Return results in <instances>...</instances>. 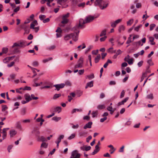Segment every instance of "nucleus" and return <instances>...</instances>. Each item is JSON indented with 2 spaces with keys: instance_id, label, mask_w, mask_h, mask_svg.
I'll return each mask as SVG.
<instances>
[{
  "instance_id": "3c124183",
  "label": "nucleus",
  "mask_w": 158,
  "mask_h": 158,
  "mask_svg": "<svg viewBox=\"0 0 158 158\" xmlns=\"http://www.w3.org/2000/svg\"><path fill=\"white\" fill-rule=\"evenodd\" d=\"M26 112V110L25 108H23L21 111V114L23 115H24Z\"/></svg>"
},
{
  "instance_id": "680f3d73",
  "label": "nucleus",
  "mask_w": 158,
  "mask_h": 158,
  "mask_svg": "<svg viewBox=\"0 0 158 158\" xmlns=\"http://www.w3.org/2000/svg\"><path fill=\"white\" fill-rule=\"evenodd\" d=\"M133 59L132 58H131V59H129V60L127 61V62H128V64H133Z\"/></svg>"
},
{
  "instance_id": "0eeeda50",
  "label": "nucleus",
  "mask_w": 158,
  "mask_h": 158,
  "mask_svg": "<svg viewBox=\"0 0 158 158\" xmlns=\"http://www.w3.org/2000/svg\"><path fill=\"white\" fill-rule=\"evenodd\" d=\"M122 21V19H118L115 21L111 22L110 24L111 27H115L116 26L117 24L121 22Z\"/></svg>"
},
{
  "instance_id": "dca6fc26",
  "label": "nucleus",
  "mask_w": 158,
  "mask_h": 158,
  "mask_svg": "<svg viewBox=\"0 0 158 158\" xmlns=\"http://www.w3.org/2000/svg\"><path fill=\"white\" fill-rule=\"evenodd\" d=\"M64 136L63 135H61L57 139V140L56 141V143H59L61 141V139L64 138Z\"/></svg>"
},
{
  "instance_id": "052dcab7",
  "label": "nucleus",
  "mask_w": 158,
  "mask_h": 158,
  "mask_svg": "<svg viewBox=\"0 0 158 158\" xmlns=\"http://www.w3.org/2000/svg\"><path fill=\"white\" fill-rule=\"evenodd\" d=\"M15 62L14 61L11 62L10 64H8L7 66L8 67H12L15 64Z\"/></svg>"
},
{
  "instance_id": "8fccbe9b",
  "label": "nucleus",
  "mask_w": 158,
  "mask_h": 158,
  "mask_svg": "<svg viewBox=\"0 0 158 158\" xmlns=\"http://www.w3.org/2000/svg\"><path fill=\"white\" fill-rule=\"evenodd\" d=\"M85 5V2H82L80 3H79L77 5V6L79 7H84Z\"/></svg>"
},
{
  "instance_id": "412c9836",
  "label": "nucleus",
  "mask_w": 158,
  "mask_h": 158,
  "mask_svg": "<svg viewBox=\"0 0 158 158\" xmlns=\"http://www.w3.org/2000/svg\"><path fill=\"white\" fill-rule=\"evenodd\" d=\"M67 0H57V3L58 4L62 5L66 2Z\"/></svg>"
},
{
  "instance_id": "1a4fd4ad",
  "label": "nucleus",
  "mask_w": 158,
  "mask_h": 158,
  "mask_svg": "<svg viewBox=\"0 0 158 158\" xmlns=\"http://www.w3.org/2000/svg\"><path fill=\"white\" fill-rule=\"evenodd\" d=\"M92 124L93 123L92 122H89L83 127V128L84 129H86L87 128H91Z\"/></svg>"
},
{
  "instance_id": "a211bd4d",
  "label": "nucleus",
  "mask_w": 158,
  "mask_h": 158,
  "mask_svg": "<svg viewBox=\"0 0 158 158\" xmlns=\"http://www.w3.org/2000/svg\"><path fill=\"white\" fill-rule=\"evenodd\" d=\"M10 137H13L17 133V131L14 130H12L10 132Z\"/></svg>"
},
{
  "instance_id": "5fc2aeb1",
  "label": "nucleus",
  "mask_w": 158,
  "mask_h": 158,
  "mask_svg": "<svg viewBox=\"0 0 158 158\" xmlns=\"http://www.w3.org/2000/svg\"><path fill=\"white\" fill-rule=\"evenodd\" d=\"M52 57H50L47 59H45L43 60V61L44 63H45L49 60H52Z\"/></svg>"
},
{
  "instance_id": "58836bf2",
  "label": "nucleus",
  "mask_w": 158,
  "mask_h": 158,
  "mask_svg": "<svg viewBox=\"0 0 158 158\" xmlns=\"http://www.w3.org/2000/svg\"><path fill=\"white\" fill-rule=\"evenodd\" d=\"M32 65L34 67H36L39 65V63L37 61H33L32 63Z\"/></svg>"
},
{
  "instance_id": "cd10ccee",
  "label": "nucleus",
  "mask_w": 158,
  "mask_h": 158,
  "mask_svg": "<svg viewBox=\"0 0 158 158\" xmlns=\"http://www.w3.org/2000/svg\"><path fill=\"white\" fill-rule=\"evenodd\" d=\"M8 49L6 48H2V52L1 53L2 54H6L8 52Z\"/></svg>"
},
{
  "instance_id": "9d476101",
  "label": "nucleus",
  "mask_w": 158,
  "mask_h": 158,
  "mask_svg": "<svg viewBox=\"0 0 158 158\" xmlns=\"http://www.w3.org/2000/svg\"><path fill=\"white\" fill-rule=\"evenodd\" d=\"M19 42L20 48H23L26 46V42L24 41H21Z\"/></svg>"
},
{
  "instance_id": "6ab92c4d",
  "label": "nucleus",
  "mask_w": 158,
  "mask_h": 158,
  "mask_svg": "<svg viewBox=\"0 0 158 158\" xmlns=\"http://www.w3.org/2000/svg\"><path fill=\"white\" fill-rule=\"evenodd\" d=\"M87 134V132L85 131H82L79 133V135L80 137L85 136Z\"/></svg>"
},
{
  "instance_id": "4be33fe9",
  "label": "nucleus",
  "mask_w": 158,
  "mask_h": 158,
  "mask_svg": "<svg viewBox=\"0 0 158 158\" xmlns=\"http://www.w3.org/2000/svg\"><path fill=\"white\" fill-rule=\"evenodd\" d=\"M108 147L109 148H111V149L110 150V151H111V150H113V151L110 152L111 154H112L115 151V149L113 147V146L112 145H111V144L108 145Z\"/></svg>"
},
{
  "instance_id": "bb28decb",
  "label": "nucleus",
  "mask_w": 158,
  "mask_h": 158,
  "mask_svg": "<svg viewBox=\"0 0 158 158\" xmlns=\"http://www.w3.org/2000/svg\"><path fill=\"white\" fill-rule=\"evenodd\" d=\"M113 47H111L108 50L107 52H110L111 53H115L116 52V50H113Z\"/></svg>"
},
{
  "instance_id": "c9c22d12",
  "label": "nucleus",
  "mask_w": 158,
  "mask_h": 158,
  "mask_svg": "<svg viewBox=\"0 0 158 158\" xmlns=\"http://www.w3.org/2000/svg\"><path fill=\"white\" fill-rule=\"evenodd\" d=\"M86 78H88L89 80L93 79L94 78V75L93 74H91L90 75H87L86 76Z\"/></svg>"
},
{
  "instance_id": "7c9ffc66",
  "label": "nucleus",
  "mask_w": 158,
  "mask_h": 158,
  "mask_svg": "<svg viewBox=\"0 0 158 158\" xmlns=\"http://www.w3.org/2000/svg\"><path fill=\"white\" fill-rule=\"evenodd\" d=\"M93 48V46L92 45H89L88 47L86 49L85 51V53H86L89 52L90 50L92 49Z\"/></svg>"
},
{
  "instance_id": "f704fd0d",
  "label": "nucleus",
  "mask_w": 158,
  "mask_h": 158,
  "mask_svg": "<svg viewBox=\"0 0 158 158\" xmlns=\"http://www.w3.org/2000/svg\"><path fill=\"white\" fill-rule=\"evenodd\" d=\"M65 85L67 86H71V83L69 80H66L64 82Z\"/></svg>"
},
{
  "instance_id": "20e7f679",
  "label": "nucleus",
  "mask_w": 158,
  "mask_h": 158,
  "mask_svg": "<svg viewBox=\"0 0 158 158\" xmlns=\"http://www.w3.org/2000/svg\"><path fill=\"white\" fill-rule=\"evenodd\" d=\"M80 156L81 154L77 150H75L72 152L70 158H80Z\"/></svg>"
},
{
  "instance_id": "13d9d810",
  "label": "nucleus",
  "mask_w": 158,
  "mask_h": 158,
  "mask_svg": "<svg viewBox=\"0 0 158 158\" xmlns=\"http://www.w3.org/2000/svg\"><path fill=\"white\" fill-rule=\"evenodd\" d=\"M9 129V128H3L2 130V134H6V131Z\"/></svg>"
},
{
  "instance_id": "aec40b11",
  "label": "nucleus",
  "mask_w": 158,
  "mask_h": 158,
  "mask_svg": "<svg viewBox=\"0 0 158 158\" xmlns=\"http://www.w3.org/2000/svg\"><path fill=\"white\" fill-rule=\"evenodd\" d=\"M15 126L17 128L20 130L22 129V127L21 126L20 123L19 122H17L15 124Z\"/></svg>"
},
{
  "instance_id": "c03bdc74",
  "label": "nucleus",
  "mask_w": 158,
  "mask_h": 158,
  "mask_svg": "<svg viewBox=\"0 0 158 158\" xmlns=\"http://www.w3.org/2000/svg\"><path fill=\"white\" fill-rule=\"evenodd\" d=\"M10 60L9 57H6L3 60V62L4 63H7Z\"/></svg>"
},
{
  "instance_id": "a19ab883",
  "label": "nucleus",
  "mask_w": 158,
  "mask_h": 158,
  "mask_svg": "<svg viewBox=\"0 0 158 158\" xmlns=\"http://www.w3.org/2000/svg\"><path fill=\"white\" fill-rule=\"evenodd\" d=\"M98 110H96L95 111H93L92 113V117L93 118H94L98 114Z\"/></svg>"
},
{
  "instance_id": "864d4df0",
  "label": "nucleus",
  "mask_w": 158,
  "mask_h": 158,
  "mask_svg": "<svg viewBox=\"0 0 158 158\" xmlns=\"http://www.w3.org/2000/svg\"><path fill=\"white\" fill-rule=\"evenodd\" d=\"M125 94V91L124 90H122L121 93V94H120V98H123V97L124 96Z\"/></svg>"
},
{
  "instance_id": "774afa93",
  "label": "nucleus",
  "mask_w": 158,
  "mask_h": 158,
  "mask_svg": "<svg viewBox=\"0 0 158 158\" xmlns=\"http://www.w3.org/2000/svg\"><path fill=\"white\" fill-rule=\"evenodd\" d=\"M92 138V137L91 135H89L88 137L86 139V141L87 143H89V140L91 139Z\"/></svg>"
},
{
  "instance_id": "c85d7f7f",
  "label": "nucleus",
  "mask_w": 158,
  "mask_h": 158,
  "mask_svg": "<svg viewBox=\"0 0 158 158\" xmlns=\"http://www.w3.org/2000/svg\"><path fill=\"white\" fill-rule=\"evenodd\" d=\"M112 63V61L110 60H108L104 64V66H103V67L104 68H106L107 66H108V64L109 63H110V64H111Z\"/></svg>"
},
{
  "instance_id": "e2e57ef3",
  "label": "nucleus",
  "mask_w": 158,
  "mask_h": 158,
  "mask_svg": "<svg viewBox=\"0 0 158 158\" xmlns=\"http://www.w3.org/2000/svg\"><path fill=\"white\" fill-rule=\"evenodd\" d=\"M31 89V88L29 86H25L23 88V90H30Z\"/></svg>"
},
{
  "instance_id": "09e8293b",
  "label": "nucleus",
  "mask_w": 158,
  "mask_h": 158,
  "mask_svg": "<svg viewBox=\"0 0 158 158\" xmlns=\"http://www.w3.org/2000/svg\"><path fill=\"white\" fill-rule=\"evenodd\" d=\"M56 48L55 46L54 45H52L48 47H47V49L49 50H52Z\"/></svg>"
},
{
  "instance_id": "ddd939ff",
  "label": "nucleus",
  "mask_w": 158,
  "mask_h": 158,
  "mask_svg": "<svg viewBox=\"0 0 158 158\" xmlns=\"http://www.w3.org/2000/svg\"><path fill=\"white\" fill-rule=\"evenodd\" d=\"M125 27L123 25H120L118 28V31L120 33L123 31L125 30Z\"/></svg>"
},
{
  "instance_id": "0e129e2a",
  "label": "nucleus",
  "mask_w": 158,
  "mask_h": 158,
  "mask_svg": "<svg viewBox=\"0 0 158 158\" xmlns=\"http://www.w3.org/2000/svg\"><path fill=\"white\" fill-rule=\"evenodd\" d=\"M31 98H32V99L37 100V99H38V97H35V95L33 94H32L31 95Z\"/></svg>"
},
{
  "instance_id": "39448f33",
  "label": "nucleus",
  "mask_w": 158,
  "mask_h": 158,
  "mask_svg": "<svg viewBox=\"0 0 158 158\" xmlns=\"http://www.w3.org/2000/svg\"><path fill=\"white\" fill-rule=\"evenodd\" d=\"M83 58L81 57L79 59L77 64L75 65V68H82L83 67Z\"/></svg>"
},
{
  "instance_id": "f8f14e48",
  "label": "nucleus",
  "mask_w": 158,
  "mask_h": 158,
  "mask_svg": "<svg viewBox=\"0 0 158 158\" xmlns=\"http://www.w3.org/2000/svg\"><path fill=\"white\" fill-rule=\"evenodd\" d=\"M72 35L71 34V33L69 34L65 35L64 36V40L65 41H67L69 40L70 39H71V38H72Z\"/></svg>"
},
{
  "instance_id": "4d7b16f0",
  "label": "nucleus",
  "mask_w": 158,
  "mask_h": 158,
  "mask_svg": "<svg viewBox=\"0 0 158 158\" xmlns=\"http://www.w3.org/2000/svg\"><path fill=\"white\" fill-rule=\"evenodd\" d=\"M142 26V25L141 24H140L139 26H137L135 28V30L136 31H138L139 30V29Z\"/></svg>"
},
{
  "instance_id": "49530a36",
  "label": "nucleus",
  "mask_w": 158,
  "mask_h": 158,
  "mask_svg": "<svg viewBox=\"0 0 158 158\" xmlns=\"http://www.w3.org/2000/svg\"><path fill=\"white\" fill-rule=\"evenodd\" d=\"M156 26L155 24L154 23L151 24L150 25V30L152 31L153 30L154 28Z\"/></svg>"
},
{
  "instance_id": "9b49d317",
  "label": "nucleus",
  "mask_w": 158,
  "mask_h": 158,
  "mask_svg": "<svg viewBox=\"0 0 158 158\" xmlns=\"http://www.w3.org/2000/svg\"><path fill=\"white\" fill-rule=\"evenodd\" d=\"M128 97H127L122 101L118 102V106H119L121 105H123L124 103L126 102L128 100Z\"/></svg>"
},
{
  "instance_id": "2eb2a0df",
  "label": "nucleus",
  "mask_w": 158,
  "mask_h": 158,
  "mask_svg": "<svg viewBox=\"0 0 158 158\" xmlns=\"http://www.w3.org/2000/svg\"><path fill=\"white\" fill-rule=\"evenodd\" d=\"M24 97L26 100H29V102L32 100V98H31V96H30V95L28 94H26L24 95Z\"/></svg>"
},
{
  "instance_id": "6e6552de",
  "label": "nucleus",
  "mask_w": 158,
  "mask_h": 158,
  "mask_svg": "<svg viewBox=\"0 0 158 158\" xmlns=\"http://www.w3.org/2000/svg\"><path fill=\"white\" fill-rule=\"evenodd\" d=\"M147 37L149 39V41L150 42V44L151 45H154L156 44V43L154 41V38L153 37L147 35Z\"/></svg>"
},
{
  "instance_id": "f257e3e1",
  "label": "nucleus",
  "mask_w": 158,
  "mask_h": 158,
  "mask_svg": "<svg viewBox=\"0 0 158 158\" xmlns=\"http://www.w3.org/2000/svg\"><path fill=\"white\" fill-rule=\"evenodd\" d=\"M97 17H95L93 16L89 15L85 17V20L82 19H80L79 20V25H76L75 26L74 29L77 30V29L79 28L81 29L84 28L85 27V26L84 25L85 24L92 22Z\"/></svg>"
},
{
  "instance_id": "f03ea898",
  "label": "nucleus",
  "mask_w": 158,
  "mask_h": 158,
  "mask_svg": "<svg viewBox=\"0 0 158 158\" xmlns=\"http://www.w3.org/2000/svg\"><path fill=\"white\" fill-rule=\"evenodd\" d=\"M94 4L96 6H98L102 10L104 9L108 5V3H105L103 0H96L94 2Z\"/></svg>"
},
{
  "instance_id": "de8ad7c7",
  "label": "nucleus",
  "mask_w": 158,
  "mask_h": 158,
  "mask_svg": "<svg viewBox=\"0 0 158 158\" xmlns=\"http://www.w3.org/2000/svg\"><path fill=\"white\" fill-rule=\"evenodd\" d=\"M106 31L105 30H103L100 34V36H105L106 35Z\"/></svg>"
},
{
  "instance_id": "393cba45",
  "label": "nucleus",
  "mask_w": 158,
  "mask_h": 158,
  "mask_svg": "<svg viewBox=\"0 0 158 158\" xmlns=\"http://www.w3.org/2000/svg\"><path fill=\"white\" fill-rule=\"evenodd\" d=\"M62 21H61V23L63 24H66L68 22V19H67L65 18L64 17H62Z\"/></svg>"
},
{
  "instance_id": "a18cd8bd",
  "label": "nucleus",
  "mask_w": 158,
  "mask_h": 158,
  "mask_svg": "<svg viewBox=\"0 0 158 158\" xmlns=\"http://www.w3.org/2000/svg\"><path fill=\"white\" fill-rule=\"evenodd\" d=\"M28 26H27L26 25H23V27H22V28L25 31H28V32H29V30H28Z\"/></svg>"
},
{
  "instance_id": "7ed1b4c3",
  "label": "nucleus",
  "mask_w": 158,
  "mask_h": 158,
  "mask_svg": "<svg viewBox=\"0 0 158 158\" xmlns=\"http://www.w3.org/2000/svg\"><path fill=\"white\" fill-rule=\"evenodd\" d=\"M74 27H75L73 28V30L74 31V33H71V34L72 35V39L74 41H76L77 40H78V34L80 32L79 29L81 28H79L78 29H77V30H76L74 29Z\"/></svg>"
},
{
  "instance_id": "603ef678",
  "label": "nucleus",
  "mask_w": 158,
  "mask_h": 158,
  "mask_svg": "<svg viewBox=\"0 0 158 158\" xmlns=\"http://www.w3.org/2000/svg\"><path fill=\"white\" fill-rule=\"evenodd\" d=\"M15 47H20V45L19 44V42L18 43H14L13 45L12 46V48H13Z\"/></svg>"
},
{
  "instance_id": "b1692460",
  "label": "nucleus",
  "mask_w": 158,
  "mask_h": 158,
  "mask_svg": "<svg viewBox=\"0 0 158 158\" xmlns=\"http://www.w3.org/2000/svg\"><path fill=\"white\" fill-rule=\"evenodd\" d=\"M101 58V56L100 54H99L94 59V62L95 63H97L98 62L100 58Z\"/></svg>"
},
{
  "instance_id": "a878e982",
  "label": "nucleus",
  "mask_w": 158,
  "mask_h": 158,
  "mask_svg": "<svg viewBox=\"0 0 158 158\" xmlns=\"http://www.w3.org/2000/svg\"><path fill=\"white\" fill-rule=\"evenodd\" d=\"M97 108L98 110H102L105 108V106L104 104L99 105L97 106Z\"/></svg>"
},
{
  "instance_id": "37998d69",
  "label": "nucleus",
  "mask_w": 158,
  "mask_h": 158,
  "mask_svg": "<svg viewBox=\"0 0 158 158\" xmlns=\"http://www.w3.org/2000/svg\"><path fill=\"white\" fill-rule=\"evenodd\" d=\"M48 147V144L45 142H43L42 143L41 145V148H46Z\"/></svg>"
},
{
  "instance_id": "473e14b6",
  "label": "nucleus",
  "mask_w": 158,
  "mask_h": 158,
  "mask_svg": "<svg viewBox=\"0 0 158 158\" xmlns=\"http://www.w3.org/2000/svg\"><path fill=\"white\" fill-rule=\"evenodd\" d=\"M134 21L133 19H130L127 22V26H131L133 23Z\"/></svg>"
},
{
  "instance_id": "2f4dec72",
  "label": "nucleus",
  "mask_w": 158,
  "mask_h": 158,
  "mask_svg": "<svg viewBox=\"0 0 158 158\" xmlns=\"http://www.w3.org/2000/svg\"><path fill=\"white\" fill-rule=\"evenodd\" d=\"M61 119L60 117H57L55 116L52 118V120L56 122H57Z\"/></svg>"
},
{
  "instance_id": "338daca9",
  "label": "nucleus",
  "mask_w": 158,
  "mask_h": 158,
  "mask_svg": "<svg viewBox=\"0 0 158 158\" xmlns=\"http://www.w3.org/2000/svg\"><path fill=\"white\" fill-rule=\"evenodd\" d=\"M147 63L149 65H152L153 64V63H152L151 59L148 60L147 61Z\"/></svg>"
},
{
  "instance_id": "4c0bfd02",
  "label": "nucleus",
  "mask_w": 158,
  "mask_h": 158,
  "mask_svg": "<svg viewBox=\"0 0 158 158\" xmlns=\"http://www.w3.org/2000/svg\"><path fill=\"white\" fill-rule=\"evenodd\" d=\"M55 110L58 113H59L61 111V107L60 106H57L55 108Z\"/></svg>"
},
{
  "instance_id": "ea45409f",
  "label": "nucleus",
  "mask_w": 158,
  "mask_h": 158,
  "mask_svg": "<svg viewBox=\"0 0 158 158\" xmlns=\"http://www.w3.org/2000/svg\"><path fill=\"white\" fill-rule=\"evenodd\" d=\"M147 98L148 99H152L153 98V94H150L147 96Z\"/></svg>"
},
{
  "instance_id": "72a5a7b5",
  "label": "nucleus",
  "mask_w": 158,
  "mask_h": 158,
  "mask_svg": "<svg viewBox=\"0 0 158 158\" xmlns=\"http://www.w3.org/2000/svg\"><path fill=\"white\" fill-rule=\"evenodd\" d=\"M2 112H4L8 109V107L6 105H2Z\"/></svg>"
},
{
  "instance_id": "c756f323",
  "label": "nucleus",
  "mask_w": 158,
  "mask_h": 158,
  "mask_svg": "<svg viewBox=\"0 0 158 158\" xmlns=\"http://www.w3.org/2000/svg\"><path fill=\"white\" fill-rule=\"evenodd\" d=\"M82 111V110L81 109H74L72 110V113L73 114L76 111L81 112Z\"/></svg>"
},
{
  "instance_id": "5701e85b",
  "label": "nucleus",
  "mask_w": 158,
  "mask_h": 158,
  "mask_svg": "<svg viewBox=\"0 0 158 158\" xmlns=\"http://www.w3.org/2000/svg\"><path fill=\"white\" fill-rule=\"evenodd\" d=\"M27 66L28 67H29L32 70V71H33V73H35V74L32 77V78L34 77L37 75V73H36L35 71V69L34 68H33V67H31L29 65H27Z\"/></svg>"
},
{
  "instance_id": "423d86ee",
  "label": "nucleus",
  "mask_w": 158,
  "mask_h": 158,
  "mask_svg": "<svg viewBox=\"0 0 158 158\" xmlns=\"http://www.w3.org/2000/svg\"><path fill=\"white\" fill-rule=\"evenodd\" d=\"M56 88L55 90L59 91L60 89L63 88L65 86V84L64 83H61L58 84L54 85L53 86Z\"/></svg>"
},
{
  "instance_id": "79ce46f5",
  "label": "nucleus",
  "mask_w": 158,
  "mask_h": 158,
  "mask_svg": "<svg viewBox=\"0 0 158 158\" xmlns=\"http://www.w3.org/2000/svg\"><path fill=\"white\" fill-rule=\"evenodd\" d=\"M75 134L73 133L69 137L68 139L69 140H71L73 139L75 137Z\"/></svg>"
},
{
  "instance_id": "6e6d98bb",
  "label": "nucleus",
  "mask_w": 158,
  "mask_h": 158,
  "mask_svg": "<svg viewBox=\"0 0 158 158\" xmlns=\"http://www.w3.org/2000/svg\"><path fill=\"white\" fill-rule=\"evenodd\" d=\"M46 18V16L44 15H40L39 16V18L41 20H43L44 19Z\"/></svg>"
},
{
  "instance_id": "4468645a",
  "label": "nucleus",
  "mask_w": 158,
  "mask_h": 158,
  "mask_svg": "<svg viewBox=\"0 0 158 158\" xmlns=\"http://www.w3.org/2000/svg\"><path fill=\"white\" fill-rule=\"evenodd\" d=\"M93 86V81H91L88 82L85 86V88H87L88 87H91Z\"/></svg>"
},
{
  "instance_id": "69168bd1",
  "label": "nucleus",
  "mask_w": 158,
  "mask_h": 158,
  "mask_svg": "<svg viewBox=\"0 0 158 158\" xmlns=\"http://www.w3.org/2000/svg\"><path fill=\"white\" fill-rule=\"evenodd\" d=\"M130 59V56L128 55L127 56H126L124 58V60L125 61H128Z\"/></svg>"
},
{
  "instance_id": "e433bc0d",
  "label": "nucleus",
  "mask_w": 158,
  "mask_h": 158,
  "mask_svg": "<svg viewBox=\"0 0 158 158\" xmlns=\"http://www.w3.org/2000/svg\"><path fill=\"white\" fill-rule=\"evenodd\" d=\"M61 96V94H55L53 96V99H56L58 98H59Z\"/></svg>"
},
{
  "instance_id": "f3484780",
  "label": "nucleus",
  "mask_w": 158,
  "mask_h": 158,
  "mask_svg": "<svg viewBox=\"0 0 158 158\" xmlns=\"http://www.w3.org/2000/svg\"><path fill=\"white\" fill-rule=\"evenodd\" d=\"M37 140L38 141H42L43 142L47 141L45 138L44 136H41L40 137H38Z\"/></svg>"
},
{
  "instance_id": "bf43d9fd",
  "label": "nucleus",
  "mask_w": 158,
  "mask_h": 158,
  "mask_svg": "<svg viewBox=\"0 0 158 158\" xmlns=\"http://www.w3.org/2000/svg\"><path fill=\"white\" fill-rule=\"evenodd\" d=\"M88 60L90 63V66H92V62H91V56L90 55H89L88 56Z\"/></svg>"
}]
</instances>
